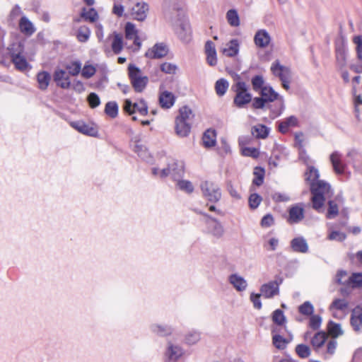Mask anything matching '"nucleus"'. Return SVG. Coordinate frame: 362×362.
Returning a JSON list of instances; mask_svg holds the SVG:
<instances>
[{"label":"nucleus","instance_id":"obj_1","mask_svg":"<svg viewBox=\"0 0 362 362\" xmlns=\"http://www.w3.org/2000/svg\"><path fill=\"white\" fill-rule=\"evenodd\" d=\"M310 191L313 194L311 198L313 208L317 211H320L325 200L332 195L331 187L322 180H317V182L310 184Z\"/></svg>","mask_w":362,"mask_h":362},{"label":"nucleus","instance_id":"obj_2","mask_svg":"<svg viewBox=\"0 0 362 362\" xmlns=\"http://www.w3.org/2000/svg\"><path fill=\"white\" fill-rule=\"evenodd\" d=\"M327 341L326 351L322 353L325 358L332 356L337 349V341L335 339H328V335L325 332H318L311 339V344L313 349L317 352H321V349L325 343Z\"/></svg>","mask_w":362,"mask_h":362},{"label":"nucleus","instance_id":"obj_3","mask_svg":"<svg viewBox=\"0 0 362 362\" xmlns=\"http://www.w3.org/2000/svg\"><path fill=\"white\" fill-rule=\"evenodd\" d=\"M128 75L134 90L141 93L148 84V78L143 76L141 69L132 64L128 66Z\"/></svg>","mask_w":362,"mask_h":362},{"label":"nucleus","instance_id":"obj_4","mask_svg":"<svg viewBox=\"0 0 362 362\" xmlns=\"http://www.w3.org/2000/svg\"><path fill=\"white\" fill-rule=\"evenodd\" d=\"M233 88L235 92L233 103L236 107L242 108L251 102L252 95L248 92L247 86L245 82H237Z\"/></svg>","mask_w":362,"mask_h":362},{"label":"nucleus","instance_id":"obj_5","mask_svg":"<svg viewBox=\"0 0 362 362\" xmlns=\"http://www.w3.org/2000/svg\"><path fill=\"white\" fill-rule=\"evenodd\" d=\"M272 74L279 77L284 89H289L291 81V70L289 68L280 64L279 61H275L271 66Z\"/></svg>","mask_w":362,"mask_h":362},{"label":"nucleus","instance_id":"obj_6","mask_svg":"<svg viewBox=\"0 0 362 362\" xmlns=\"http://www.w3.org/2000/svg\"><path fill=\"white\" fill-rule=\"evenodd\" d=\"M204 196L211 202H217L221 197L220 187L215 183L206 181L201 185Z\"/></svg>","mask_w":362,"mask_h":362},{"label":"nucleus","instance_id":"obj_7","mask_svg":"<svg viewBox=\"0 0 362 362\" xmlns=\"http://www.w3.org/2000/svg\"><path fill=\"white\" fill-rule=\"evenodd\" d=\"M123 110L130 115L136 112L141 116H145L148 114V106L143 99L134 103H132L129 99H126L124 103Z\"/></svg>","mask_w":362,"mask_h":362},{"label":"nucleus","instance_id":"obj_8","mask_svg":"<svg viewBox=\"0 0 362 362\" xmlns=\"http://www.w3.org/2000/svg\"><path fill=\"white\" fill-rule=\"evenodd\" d=\"M283 279L277 278L274 281H271L267 284H264L260 287V292L262 296L266 298H271L279 295V286L281 284Z\"/></svg>","mask_w":362,"mask_h":362},{"label":"nucleus","instance_id":"obj_9","mask_svg":"<svg viewBox=\"0 0 362 362\" xmlns=\"http://www.w3.org/2000/svg\"><path fill=\"white\" fill-rule=\"evenodd\" d=\"M304 209L302 204L291 206L288 209V216L286 219L289 224L300 222L304 218Z\"/></svg>","mask_w":362,"mask_h":362},{"label":"nucleus","instance_id":"obj_10","mask_svg":"<svg viewBox=\"0 0 362 362\" xmlns=\"http://www.w3.org/2000/svg\"><path fill=\"white\" fill-rule=\"evenodd\" d=\"M54 81L57 86L63 89H69L71 87L69 74L63 69H57L53 74Z\"/></svg>","mask_w":362,"mask_h":362},{"label":"nucleus","instance_id":"obj_11","mask_svg":"<svg viewBox=\"0 0 362 362\" xmlns=\"http://www.w3.org/2000/svg\"><path fill=\"white\" fill-rule=\"evenodd\" d=\"M149 6L146 2H138L132 9V16L134 19L143 21L146 18Z\"/></svg>","mask_w":362,"mask_h":362},{"label":"nucleus","instance_id":"obj_12","mask_svg":"<svg viewBox=\"0 0 362 362\" xmlns=\"http://www.w3.org/2000/svg\"><path fill=\"white\" fill-rule=\"evenodd\" d=\"M271 40L270 35L264 29L257 30L254 36V42L259 48H266L270 44Z\"/></svg>","mask_w":362,"mask_h":362},{"label":"nucleus","instance_id":"obj_13","mask_svg":"<svg viewBox=\"0 0 362 362\" xmlns=\"http://www.w3.org/2000/svg\"><path fill=\"white\" fill-rule=\"evenodd\" d=\"M205 216L206 217V223L209 232L217 238H221L224 233L221 224L217 220L208 215H205Z\"/></svg>","mask_w":362,"mask_h":362},{"label":"nucleus","instance_id":"obj_14","mask_svg":"<svg viewBox=\"0 0 362 362\" xmlns=\"http://www.w3.org/2000/svg\"><path fill=\"white\" fill-rule=\"evenodd\" d=\"M168 52V49L165 45L157 43L146 52V56L151 59H160L165 57Z\"/></svg>","mask_w":362,"mask_h":362},{"label":"nucleus","instance_id":"obj_15","mask_svg":"<svg viewBox=\"0 0 362 362\" xmlns=\"http://www.w3.org/2000/svg\"><path fill=\"white\" fill-rule=\"evenodd\" d=\"M158 102L162 108L169 109L174 105L175 97L173 93L163 90L160 92Z\"/></svg>","mask_w":362,"mask_h":362},{"label":"nucleus","instance_id":"obj_16","mask_svg":"<svg viewBox=\"0 0 362 362\" xmlns=\"http://www.w3.org/2000/svg\"><path fill=\"white\" fill-rule=\"evenodd\" d=\"M341 157V154L338 151L333 152L329 157L333 169L338 175L343 174L344 172L345 165L342 163Z\"/></svg>","mask_w":362,"mask_h":362},{"label":"nucleus","instance_id":"obj_17","mask_svg":"<svg viewBox=\"0 0 362 362\" xmlns=\"http://www.w3.org/2000/svg\"><path fill=\"white\" fill-rule=\"evenodd\" d=\"M239 49V41L237 39H233L226 44L221 52L227 57H233L238 55Z\"/></svg>","mask_w":362,"mask_h":362},{"label":"nucleus","instance_id":"obj_18","mask_svg":"<svg viewBox=\"0 0 362 362\" xmlns=\"http://www.w3.org/2000/svg\"><path fill=\"white\" fill-rule=\"evenodd\" d=\"M261 96L265 100L267 103L273 102L279 100L281 103H283V98L280 96L270 86H264L260 91Z\"/></svg>","mask_w":362,"mask_h":362},{"label":"nucleus","instance_id":"obj_19","mask_svg":"<svg viewBox=\"0 0 362 362\" xmlns=\"http://www.w3.org/2000/svg\"><path fill=\"white\" fill-rule=\"evenodd\" d=\"M280 329L277 327H273L272 329V343L274 346L278 349H284L286 347L288 341L279 334Z\"/></svg>","mask_w":362,"mask_h":362},{"label":"nucleus","instance_id":"obj_20","mask_svg":"<svg viewBox=\"0 0 362 362\" xmlns=\"http://www.w3.org/2000/svg\"><path fill=\"white\" fill-rule=\"evenodd\" d=\"M175 133L180 137H186L189 135L191 130V123L182 122L179 119H175Z\"/></svg>","mask_w":362,"mask_h":362},{"label":"nucleus","instance_id":"obj_21","mask_svg":"<svg viewBox=\"0 0 362 362\" xmlns=\"http://www.w3.org/2000/svg\"><path fill=\"white\" fill-rule=\"evenodd\" d=\"M175 166H177V163H173L171 167L164 168L160 172V177H165L168 175H171L174 178L180 177L183 175L184 170L183 166L180 165L179 168H175Z\"/></svg>","mask_w":362,"mask_h":362},{"label":"nucleus","instance_id":"obj_22","mask_svg":"<svg viewBox=\"0 0 362 362\" xmlns=\"http://www.w3.org/2000/svg\"><path fill=\"white\" fill-rule=\"evenodd\" d=\"M228 280L238 291H243L247 286L246 280L238 274H231L229 276Z\"/></svg>","mask_w":362,"mask_h":362},{"label":"nucleus","instance_id":"obj_23","mask_svg":"<svg viewBox=\"0 0 362 362\" xmlns=\"http://www.w3.org/2000/svg\"><path fill=\"white\" fill-rule=\"evenodd\" d=\"M351 324L355 331H359L362 327V309L356 308L351 316Z\"/></svg>","mask_w":362,"mask_h":362},{"label":"nucleus","instance_id":"obj_24","mask_svg":"<svg viewBox=\"0 0 362 362\" xmlns=\"http://www.w3.org/2000/svg\"><path fill=\"white\" fill-rule=\"evenodd\" d=\"M125 36L128 40H133L134 43L138 46H141V42L137 35V30L134 25L132 23H127L125 25Z\"/></svg>","mask_w":362,"mask_h":362},{"label":"nucleus","instance_id":"obj_25","mask_svg":"<svg viewBox=\"0 0 362 362\" xmlns=\"http://www.w3.org/2000/svg\"><path fill=\"white\" fill-rule=\"evenodd\" d=\"M291 246L293 250L297 252L305 253L308 250L307 242L302 237L293 239L291 242Z\"/></svg>","mask_w":362,"mask_h":362},{"label":"nucleus","instance_id":"obj_26","mask_svg":"<svg viewBox=\"0 0 362 362\" xmlns=\"http://www.w3.org/2000/svg\"><path fill=\"white\" fill-rule=\"evenodd\" d=\"M19 29L22 33L28 36L35 31L33 24L25 16H23L19 21Z\"/></svg>","mask_w":362,"mask_h":362},{"label":"nucleus","instance_id":"obj_27","mask_svg":"<svg viewBox=\"0 0 362 362\" xmlns=\"http://www.w3.org/2000/svg\"><path fill=\"white\" fill-rule=\"evenodd\" d=\"M298 121L296 117L290 116L285 120L281 121L279 124V130L280 132L285 134L288 132V128L298 126Z\"/></svg>","mask_w":362,"mask_h":362},{"label":"nucleus","instance_id":"obj_28","mask_svg":"<svg viewBox=\"0 0 362 362\" xmlns=\"http://www.w3.org/2000/svg\"><path fill=\"white\" fill-rule=\"evenodd\" d=\"M166 355L168 362H175L182 355V350L177 346L170 344Z\"/></svg>","mask_w":362,"mask_h":362},{"label":"nucleus","instance_id":"obj_29","mask_svg":"<svg viewBox=\"0 0 362 362\" xmlns=\"http://www.w3.org/2000/svg\"><path fill=\"white\" fill-rule=\"evenodd\" d=\"M38 87L41 90H46L51 81V75L47 71H40L37 74Z\"/></svg>","mask_w":362,"mask_h":362},{"label":"nucleus","instance_id":"obj_30","mask_svg":"<svg viewBox=\"0 0 362 362\" xmlns=\"http://www.w3.org/2000/svg\"><path fill=\"white\" fill-rule=\"evenodd\" d=\"M194 114L192 110L187 106H183L180 108L179 114L175 119H179L182 122H187L192 123V120L194 118Z\"/></svg>","mask_w":362,"mask_h":362},{"label":"nucleus","instance_id":"obj_31","mask_svg":"<svg viewBox=\"0 0 362 362\" xmlns=\"http://www.w3.org/2000/svg\"><path fill=\"white\" fill-rule=\"evenodd\" d=\"M216 132L212 129H207L202 137L203 144L205 147H212L216 144Z\"/></svg>","mask_w":362,"mask_h":362},{"label":"nucleus","instance_id":"obj_32","mask_svg":"<svg viewBox=\"0 0 362 362\" xmlns=\"http://www.w3.org/2000/svg\"><path fill=\"white\" fill-rule=\"evenodd\" d=\"M72 127H74L79 132L83 133L84 134L95 136L97 133L95 129L89 127L88 125L86 124L84 122H82L73 123Z\"/></svg>","mask_w":362,"mask_h":362},{"label":"nucleus","instance_id":"obj_33","mask_svg":"<svg viewBox=\"0 0 362 362\" xmlns=\"http://www.w3.org/2000/svg\"><path fill=\"white\" fill-rule=\"evenodd\" d=\"M346 285L352 288H362V273H353L346 280Z\"/></svg>","mask_w":362,"mask_h":362},{"label":"nucleus","instance_id":"obj_34","mask_svg":"<svg viewBox=\"0 0 362 362\" xmlns=\"http://www.w3.org/2000/svg\"><path fill=\"white\" fill-rule=\"evenodd\" d=\"M269 129L265 125L257 124L252 128V134L258 139H265L269 134Z\"/></svg>","mask_w":362,"mask_h":362},{"label":"nucleus","instance_id":"obj_35","mask_svg":"<svg viewBox=\"0 0 362 362\" xmlns=\"http://www.w3.org/2000/svg\"><path fill=\"white\" fill-rule=\"evenodd\" d=\"M111 47L115 54H117L121 52L123 49V40L122 36L120 34L113 33V40Z\"/></svg>","mask_w":362,"mask_h":362},{"label":"nucleus","instance_id":"obj_36","mask_svg":"<svg viewBox=\"0 0 362 362\" xmlns=\"http://www.w3.org/2000/svg\"><path fill=\"white\" fill-rule=\"evenodd\" d=\"M226 19L228 24L232 27L240 25V18L235 9H230L227 11Z\"/></svg>","mask_w":362,"mask_h":362},{"label":"nucleus","instance_id":"obj_37","mask_svg":"<svg viewBox=\"0 0 362 362\" xmlns=\"http://www.w3.org/2000/svg\"><path fill=\"white\" fill-rule=\"evenodd\" d=\"M12 62L14 64L16 68L21 71H25L28 67V63L23 54L16 55L11 59Z\"/></svg>","mask_w":362,"mask_h":362},{"label":"nucleus","instance_id":"obj_38","mask_svg":"<svg viewBox=\"0 0 362 362\" xmlns=\"http://www.w3.org/2000/svg\"><path fill=\"white\" fill-rule=\"evenodd\" d=\"M105 112L112 118H115L118 115V105L115 101L107 102L105 105Z\"/></svg>","mask_w":362,"mask_h":362},{"label":"nucleus","instance_id":"obj_39","mask_svg":"<svg viewBox=\"0 0 362 362\" xmlns=\"http://www.w3.org/2000/svg\"><path fill=\"white\" fill-rule=\"evenodd\" d=\"M66 69L68 71V74L73 76H77L81 70V64L78 61L71 62L69 64L65 65Z\"/></svg>","mask_w":362,"mask_h":362},{"label":"nucleus","instance_id":"obj_40","mask_svg":"<svg viewBox=\"0 0 362 362\" xmlns=\"http://www.w3.org/2000/svg\"><path fill=\"white\" fill-rule=\"evenodd\" d=\"M272 321L277 326H284L286 322L284 312L280 309L274 310L272 314Z\"/></svg>","mask_w":362,"mask_h":362},{"label":"nucleus","instance_id":"obj_41","mask_svg":"<svg viewBox=\"0 0 362 362\" xmlns=\"http://www.w3.org/2000/svg\"><path fill=\"white\" fill-rule=\"evenodd\" d=\"M349 303L344 299H334L329 306V310H346L348 308Z\"/></svg>","mask_w":362,"mask_h":362},{"label":"nucleus","instance_id":"obj_42","mask_svg":"<svg viewBox=\"0 0 362 362\" xmlns=\"http://www.w3.org/2000/svg\"><path fill=\"white\" fill-rule=\"evenodd\" d=\"M228 88V82L224 79L221 78L216 82L215 89L217 95L219 96L223 95Z\"/></svg>","mask_w":362,"mask_h":362},{"label":"nucleus","instance_id":"obj_43","mask_svg":"<svg viewBox=\"0 0 362 362\" xmlns=\"http://www.w3.org/2000/svg\"><path fill=\"white\" fill-rule=\"evenodd\" d=\"M339 214V207L334 200L328 202V209L326 216L329 219L335 218Z\"/></svg>","mask_w":362,"mask_h":362},{"label":"nucleus","instance_id":"obj_44","mask_svg":"<svg viewBox=\"0 0 362 362\" xmlns=\"http://www.w3.org/2000/svg\"><path fill=\"white\" fill-rule=\"evenodd\" d=\"M328 332L334 338L339 337L342 334V330L339 324H336L330 322L328 325Z\"/></svg>","mask_w":362,"mask_h":362},{"label":"nucleus","instance_id":"obj_45","mask_svg":"<svg viewBox=\"0 0 362 362\" xmlns=\"http://www.w3.org/2000/svg\"><path fill=\"white\" fill-rule=\"evenodd\" d=\"M90 31L86 26H81L77 32V39L78 41L84 42L87 41L90 37Z\"/></svg>","mask_w":362,"mask_h":362},{"label":"nucleus","instance_id":"obj_46","mask_svg":"<svg viewBox=\"0 0 362 362\" xmlns=\"http://www.w3.org/2000/svg\"><path fill=\"white\" fill-rule=\"evenodd\" d=\"M81 16L90 22H95L98 19V15L97 11L94 8H91L88 10L83 8L81 13Z\"/></svg>","mask_w":362,"mask_h":362},{"label":"nucleus","instance_id":"obj_47","mask_svg":"<svg viewBox=\"0 0 362 362\" xmlns=\"http://www.w3.org/2000/svg\"><path fill=\"white\" fill-rule=\"evenodd\" d=\"M8 50L11 59H13L15 56V54L16 55H20L23 54V47L20 42L13 43L8 47Z\"/></svg>","mask_w":362,"mask_h":362},{"label":"nucleus","instance_id":"obj_48","mask_svg":"<svg viewBox=\"0 0 362 362\" xmlns=\"http://www.w3.org/2000/svg\"><path fill=\"white\" fill-rule=\"evenodd\" d=\"M252 88L255 91L262 90L264 87V80L262 76L256 75L252 78Z\"/></svg>","mask_w":362,"mask_h":362},{"label":"nucleus","instance_id":"obj_49","mask_svg":"<svg viewBox=\"0 0 362 362\" xmlns=\"http://www.w3.org/2000/svg\"><path fill=\"white\" fill-rule=\"evenodd\" d=\"M296 352L302 358H308L310 354V348L305 344H298L296 347Z\"/></svg>","mask_w":362,"mask_h":362},{"label":"nucleus","instance_id":"obj_50","mask_svg":"<svg viewBox=\"0 0 362 362\" xmlns=\"http://www.w3.org/2000/svg\"><path fill=\"white\" fill-rule=\"evenodd\" d=\"M306 180L310 182V185L320 180L318 170L314 167H309L308 171L306 173Z\"/></svg>","mask_w":362,"mask_h":362},{"label":"nucleus","instance_id":"obj_51","mask_svg":"<svg viewBox=\"0 0 362 362\" xmlns=\"http://www.w3.org/2000/svg\"><path fill=\"white\" fill-rule=\"evenodd\" d=\"M298 310L302 315L308 316L313 313L314 308L309 301H306L299 306Z\"/></svg>","mask_w":362,"mask_h":362},{"label":"nucleus","instance_id":"obj_52","mask_svg":"<svg viewBox=\"0 0 362 362\" xmlns=\"http://www.w3.org/2000/svg\"><path fill=\"white\" fill-rule=\"evenodd\" d=\"M87 100L91 108H95L100 104V98L95 93H90L87 97Z\"/></svg>","mask_w":362,"mask_h":362},{"label":"nucleus","instance_id":"obj_53","mask_svg":"<svg viewBox=\"0 0 362 362\" xmlns=\"http://www.w3.org/2000/svg\"><path fill=\"white\" fill-rule=\"evenodd\" d=\"M322 318L320 315H314L310 318L309 326L314 330H317L320 327Z\"/></svg>","mask_w":362,"mask_h":362},{"label":"nucleus","instance_id":"obj_54","mask_svg":"<svg viewBox=\"0 0 362 362\" xmlns=\"http://www.w3.org/2000/svg\"><path fill=\"white\" fill-rule=\"evenodd\" d=\"M182 31L178 33L179 37L181 40L185 42H188L190 40V30L187 25H182L180 27Z\"/></svg>","mask_w":362,"mask_h":362},{"label":"nucleus","instance_id":"obj_55","mask_svg":"<svg viewBox=\"0 0 362 362\" xmlns=\"http://www.w3.org/2000/svg\"><path fill=\"white\" fill-rule=\"evenodd\" d=\"M177 185L181 190H183L187 193L192 192L194 189L192 184L187 180H179Z\"/></svg>","mask_w":362,"mask_h":362},{"label":"nucleus","instance_id":"obj_56","mask_svg":"<svg viewBox=\"0 0 362 362\" xmlns=\"http://www.w3.org/2000/svg\"><path fill=\"white\" fill-rule=\"evenodd\" d=\"M262 197L257 194H252L249 197V204L252 209H256L259 205Z\"/></svg>","mask_w":362,"mask_h":362},{"label":"nucleus","instance_id":"obj_57","mask_svg":"<svg viewBox=\"0 0 362 362\" xmlns=\"http://www.w3.org/2000/svg\"><path fill=\"white\" fill-rule=\"evenodd\" d=\"M95 73V69L92 65H85L81 71V75L86 78L92 77Z\"/></svg>","mask_w":362,"mask_h":362},{"label":"nucleus","instance_id":"obj_58","mask_svg":"<svg viewBox=\"0 0 362 362\" xmlns=\"http://www.w3.org/2000/svg\"><path fill=\"white\" fill-rule=\"evenodd\" d=\"M348 273L345 270H339L335 276V282L339 285H346V280L344 281V278L346 277Z\"/></svg>","mask_w":362,"mask_h":362},{"label":"nucleus","instance_id":"obj_59","mask_svg":"<svg viewBox=\"0 0 362 362\" xmlns=\"http://www.w3.org/2000/svg\"><path fill=\"white\" fill-rule=\"evenodd\" d=\"M160 69L162 71L166 74H175L177 70V66L170 63H163L160 65Z\"/></svg>","mask_w":362,"mask_h":362},{"label":"nucleus","instance_id":"obj_60","mask_svg":"<svg viewBox=\"0 0 362 362\" xmlns=\"http://www.w3.org/2000/svg\"><path fill=\"white\" fill-rule=\"evenodd\" d=\"M352 93L354 95V103L355 106V111L356 112H359V105H362V97L361 95L356 94V87L354 86L352 89Z\"/></svg>","mask_w":362,"mask_h":362},{"label":"nucleus","instance_id":"obj_61","mask_svg":"<svg viewBox=\"0 0 362 362\" xmlns=\"http://www.w3.org/2000/svg\"><path fill=\"white\" fill-rule=\"evenodd\" d=\"M153 331L160 336H165L171 333V329L170 327H163L159 325L153 326Z\"/></svg>","mask_w":362,"mask_h":362},{"label":"nucleus","instance_id":"obj_62","mask_svg":"<svg viewBox=\"0 0 362 362\" xmlns=\"http://www.w3.org/2000/svg\"><path fill=\"white\" fill-rule=\"evenodd\" d=\"M346 238V235L344 233L339 232V231H332L328 235V239L330 240H338L343 241Z\"/></svg>","mask_w":362,"mask_h":362},{"label":"nucleus","instance_id":"obj_63","mask_svg":"<svg viewBox=\"0 0 362 362\" xmlns=\"http://www.w3.org/2000/svg\"><path fill=\"white\" fill-rule=\"evenodd\" d=\"M274 223V218L271 214L265 215L261 221V226L264 228L272 226Z\"/></svg>","mask_w":362,"mask_h":362},{"label":"nucleus","instance_id":"obj_64","mask_svg":"<svg viewBox=\"0 0 362 362\" xmlns=\"http://www.w3.org/2000/svg\"><path fill=\"white\" fill-rule=\"evenodd\" d=\"M244 156L257 158L259 155V151L255 148H245L243 150Z\"/></svg>","mask_w":362,"mask_h":362}]
</instances>
